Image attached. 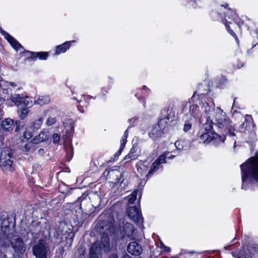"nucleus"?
I'll return each instance as SVG.
<instances>
[{"label": "nucleus", "mask_w": 258, "mask_h": 258, "mask_svg": "<svg viewBox=\"0 0 258 258\" xmlns=\"http://www.w3.org/2000/svg\"><path fill=\"white\" fill-rule=\"evenodd\" d=\"M1 32L7 39V40L11 44L12 47L17 51L20 50V49L22 48L21 44L6 32L2 30H1Z\"/></svg>", "instance_id": "nucleus-16"}, {"label": "nucleus", "mask_w": 258, "mask_h": 258, "mask_svg": "<svg viewBox=\"0 0 258 258\" xmlns=\"http://www.w3.org/2000/svg\"><path fill=\"white\" fill-rule=\"evenodd\" d=\"M109 258H117V255L116 254H113L110 255Z\"/></svg>", "instance_id": "nucleus-41"}, {"label": "nucleus", "mask_w": 258, "mask_h": 258, "mask_svg": "<svg viewBox=\"0 0 258 258\" xmlns=\"http://www.w3.org/2000/svg\"><path fill=\"white\" fill-rule=\"evenodd\" d=\"M85 249L84 247H81L80 249L79 250L78 252L79 253L80 256H81L85 253Z\"/></svg>", "instance_id": "nucleus-40"}, {"label": "nucleus", "mask_w": 258, "mask_h": 258, "mask_svg": "<svg viewBox=\"0 0 258 258\" xmlns=\"http://www.w3.org/2000/svg\"><path fill=\"white\" fill-rule=\"evenodd\" d=\"M169 152H168L160 155L159 158H158L152 164L151 169L149 170V172L148 174H146V176L147 177L150 176L154 172L157 171L160 168L161 164L165 162L166 158L171 159L174 157L173 155L169 156Z\"/></svg>", "instance_id": "nucleus-11"}, {"label": "nucleus", "mask_w": 258, "mask_h": 258, "mask_svg": "<svg viewBox=\"0 0 258 258\" xmlns=\"http://www.w3.org/2000/svg\"><path fill=\"white\" fill-rule=\"evenodd\" d=\"M3 116V113L2 112L0 111V120L2 118V116Z\"/></svg>", "instance_id": "nucleus-43"}, {"label": "nucleus", "mask_w": 258, "mask_h": 258, "mask_svg": "<svg viewBox=\"0 0 258 258\" xmlns=\"http://www.w3.org/2000/svg\"><path fill=\"white\" fill-rule=\"evenodd\" d=\"M50 101V99L48 96L44 95L39 96L37 100L34 101L35 104H38L40 105H43L48 103Z\"/></svg>", "instance_id": "nucleus-25"}, {"label": "nucleus", "mask_w": 258, "mask_h": 258, "mask_svg": "<svg viewBox=\"0 0 258 258\" xmlns=\"http://www.w3.org/2000/svg\"><path fill=\"white\" fill-rule=\"evenodd\" d=\"M128 217L140 228L144 227L143 220L140 211L136 207H130L127 210Z\"/></svg>", "instance_id": "nucleus-8"}, {"label": "nucleus", "mask_w": 258, "mask_h": 258, "mask_svg": "<svg viewBox=\"0 0 258 258\" xmlns=\"http://www.w3.org/2000/svg\"><path fill=\"white\" fill-rule=\"evenodd\" d=\"M43 151V150L42 149H39V153L42 152V151Z\"/></svg>", "instance_id": "nucleus-44"}, {"label": "nucleus", "mask_w": 258, "mask_h": 258, "mask_svg": "<svg viewBox=\"0 0 258 258\" xmlns=\"http://www.w3.org/2000/svg\"><path fill=\"white\" fill-rule=\"evenodd\" d=\"M135 231L134 226L130 223H123L118 229H115L112 224L102 226L100 230V242H109L110 240H128L132 239Z\"/></svg>", "instance_id": "nucleus-1"}, {"label": "nucleus", "mask_w": 258, "mask_h": 258, "mask_svg": "<svg viewBox=\"0 0 258 258\" xmlns=\"http://www.w3.org/2000/svg\"><path fill=\"white\" fill-rule=\"evenodd\" d=\"M206 122L203 125L201 131L204 132H214L213 131V124H215V119H212L211 115L207 116Z\"/></svg>", "instance_id": "nucleus-19"}, {"label": "nucleus", "mask_w": 258, "mask_h": 258, "mask_svg": "<svg viewBox=\"0 0 258 258\" xmlns=\"http://www.w3.org/2000/svg\"><path fill=\"white\" fill-rule=\"evenodd\" d=\"M28 109L27 108H24L21 110V113L20 114V117L22 119H25L26 116H27V114L28 113Z\"/></svg>", "instance_id": "nucleus-34"}, {"label": "nucleus", "mask_w": 258, "mask_h": 258, "mask_svg": "<svg viewBox=\"0 0 258 258\" xmlns=\"http://www.w3.org/2000/svg\"><path fill=\"white\" fill-rule=\"evenodd\" d=\"M75 41H67L61 45L56 46L55 49V55H58L61 53H64L66 50L69 49L70 47V44L73 42H75Z\"/></svg>", "instance_id": "nucleus-20"}, {"label": "nucleus", "mask_w": 258, "mask_h": 258, "mask_svg": "<svg viewBox=\"0 0 258 258\" xmlns=\"http://www.w3.org/2000/svg\"><path fill=\"white\" fill-rule=\"evenodd\" d=\"M35 131L30 125L27 126L23 134V137L26 139H30L33 136Z\"/></svg>", "instance_id": "nucleus-24"}, {"label": "nucleus", "mask_w": 258, "mask_h": 258, "mask_svg": "<svg viewBox=\"0 0 258 258\" xmlns=\"http://www.w3.org/2000/svg\"><path fill=\"white\" fill-rule=\"evenodd\" d=\"M136 152L135 149L134 148H133L131 149L130 153L125 157L124 159H135L136 158L135 155H134L135 153Z\"/></svg>", "instance_id": "nucleus-33"}, {"label": "nucleus", "mask_w": 258, "mask_h": 258, "mask_svg": "<svg viewBox=\"0 0 258 258\" xmlns=\"http://www.w3.org/2000/svg\"><path fill=\"white\" fill-rule=\"evenodd\" d=\"M195 252L194 251H187L182 250L179 254L176 255L173 258H194V255Z\"/></svg>", "instance_id": "nucleus-22"}, {"label": "nucleus", "mask_w": 258, "mask_h": 258, "mask_svg": "<svg viewBox=\"0 0 258 258\" xmlns=\"http://www.w3.org/2000/svg\"><path fill=\"white\" fill-rule=\"evenodd\" d=\"M223 133L222 135L217 134L215 132H204L202 131V134L200 137V140L201 142L204 143H209L213 141L216 143L220 144L224 143L227 133L229 134L228 130L226 131L224 130H221Z\"/></svg>", "instance_id": "nucleus-6"}, {"label": "nucleus", "mask_w": 258, "mask_h": 258, "mask_svg": "<svg viewBox=\"0 0 258 258\" xmlns=\"http://www.w3.org/2000/svg\"><path fill=\"white\" fill-rule=\"evenodd\" d=\"M186 115L189 118L190 120L192 119H196L199 118L201 114L199 112V107L196 105H192L189 108L185 110Z\"/></svg>", "instance_id": "nucleus-14"}, {"label": "nucleus", "mask_w": 258, "mask_h": 258, "mask_svg": "<svg viewBox=\"0 0 258 258\" xmlns=\"http://www.w3.org/2000/svg\"><path fill=\"white\" fill-rule=\"evenodd\" d=\"M163 132V129L161 126V123L155 124L153 126L151 132L149 134V137L153 140L159 137Z\"/></svg>", "instance_id": "nucleus-18"}, {"label": "nucleus", "mask_w": 258, "mask_h": 258, "mask_svg": "<svg viewBox=\"0 0 258 258\" xmlns=\"http://www.w3.org/2000/svg\"><path fill=\"white\" fill-rule=\"evenodd\" d=\"M33 140L26 143L24 148V151L25 152H32L35 150V145Z\"/></svg>", "instance_id": "nucleus-27"}, {"label": "nucleus", "mask_w": 258, "mask_h": 258, "mask_svg": "<svg viewBox=\"0 0 258 258\" xmlns=\"http://www.w3.org/2000/svg\"><path fill=\"white\" fill-rule=\"evenodd\" d=\"M128 252L134 255H139L143 251V248L139 243H129Z\"/></svg>", "instance_id": "nucleus-15"}, {"label": "nucleus", "mask_w": 258, "mask_h": 258, "mask_svg": "<svg viewBox=\"0 0 258 258\" xmlns=\"http://www.w3.org/2000/svg\"><path fill=\"white\" fill-rule=\"evenodd\" d=\"M109 243H93L90 251V258H101L102 246L104 251L108 250Z\"/></svg>", "instance_id": "nucleus-9"}, {"label": "nucleus", "mask_w": 258, "mask_h": 258, "mask_svg": "<svg viewBox=\"0 0 258 258\" xmlns=\"http://www.w3.org/2000/svg\"><path fill=\"white\" fill-rule=\"evenodd\" d=\"M0 86H3L4 87H7V89H6L7 92H8V90H15V88L17 87V85L16 83L14 82H5L2 81L1 82Z\"/></svg>", "instance_id": "nucleus-26"}, {"label": "nucleus", "mask_w": 258, "mask_h": 258, "mask_svg": "<svg viewBox=\"0 0 258 258\" xmlns=\"http://www.w3.org/2000/svg\"><path fill=\"white\" fill-rule=\"evenodd\" d=\"M225 13V19L223 21V23L225 24V25L227 28V30L228 31L229 33L236 37V39H237L236 36L234 32L232 30H230V28L228 25V23H231V21H235L237 16L235 11L231 9H227L226 10V12Z\"/></svg>", "instance_id": "nucleus-12"}, {"label": "nucleus", "mask_w": 258, "mask_h": 258, "mask_svg": "<svg viewBox=\"0 0 258 258\" xmlns=\"http://www.w3.org/2000/svg\"><path fill=\"white\" fill-rule=\"evenodd\" d=\"M184 141L179 140L175 142L174 143L175 146L179 150L185 149L183 145Z\"/></svg>", "instance_id": "nucleus-35"}, {"label": "nucleus", "mask_w": 258, "mask_h": 258, "mask_svg": "<svg viewBox=\"0 0 258 258\" xmlns=\"http://www.w3.org/2000/svg\"><path fill=\"white\" fill-rule=\"evenodd\" d=\"M67 225L64 222H59L58 225V229L60 232H63L64 231Z\"/></svg>", "instance_id": "nucleus-36"}, {"label": "nucleus", "mask_w": 258, "mask_h": 258, "mask_svg": "<svg viewBox=\"0 0 258 258\" xmlns=\"http://www.w3.org/2000/svg\"><path fill=\"white\" fill-rule=\"evenodd\" d=\"M191 127V124L190 123H185L183 126V131L185 132L188 131Z\"/></svg>", "instance_id": "nucleus-39"}, {"label": "nucleus", "mask_w": 258, "mask_h": 258, "mask_svg": "<svg viewBox=\"0 0 258 258\" xmlns=\"http://www.w3.org/2000/svg\"><path fill=\"white\" fill-rule=\"evenodd\" d=\"M139 191L135 190L133 193L127 197V200L130 204H133L136 201L138 193Z\"/></svg>", "instance_id": "nucleus-30"}, {"label": "nucleus", "mask_w": 258, "mask_h": 258, "mask_svg": "<svg viewBox=\"0 0 258 258\" xmlns=\"http://www.w3.org/2000/svg\"><path fill=\"white\" fill-rule=\"evenodd\" d=\"M34 57H38L40 59L45 60L47 58L48 53L46 52H40L33 53Z\"/></svg>", "instance_id": "nucleus-31"}, {"label": "nucleus", "mask_w": 258, "mask_h": 258, "mask_svg": "<svg viewBox=\"0 0 258 258\" xmlns=\"http://www.w3.org/2000/svg\"><path fill=\"white\" fill-rule=\"evenodd\" d=\"M201 108L206 114V117L211 115L212 119H215V125L219 129L224 130L225 131L228 130L229 135H235L234 129L231 121L221 109L219 108L213 109L206 102H203Z\"/></svg>", "instance_id": "nucleus-3"}, {"label": "nucleus", "mask_w": 258, "mask_h": 258, "mask_svg": "<svg viewBox=\"0 0 258 258\" xmlns=\"http://www.w3.org/2000/svg\"><path fill=\"white\" fill-rule=\"evenodd\" d=\"M57 121V119L55 117L49 116L46 121V125L52 126L54 125Z\"/></svg>", "instance_id": "nucleus-32"}, {"label": "nucleus", "mask_w": 258, "mask_h": 258, "mask_svg": "<svg viewBox=\"0 0 258 258\" xmlns=\"http://www.w3.org/2000/svg\"><path fill=\"white\" fill-rule=\"evenodd\" d=\"M4 99L8 101L11 100L16 105L19 106L24 105L27 107H30L33 105V101L28 96L22 97L19 94H15L14 95H7L4 97Z\"/></svg>", "instance_id": "nucleus-7"}, {"label": "nucleus", "mask_w": 258, "mask_h": 258, "mask_svg": "<svg viewBox=\"0 0 258 258\" xmlns=\"http://www.w3.org/2000/svg\"><path fill=\"white\" fill-rule=\"evenodd\" d=\"M49 137V132L46 129H43L40 132L39 135L33 138V140L34 143L37 144L41 142L46 141Z\"/></svg>", "instance_id": "nucleus-17"}, {"label": "nucleus", "mask_w": 258, "mask_h": 258, "mask_svg": "<svg viewBox=\"0 0 258 258\" xmlns=\"http://www.w3.org/2000/svg\"><path fill=\"white\" fill-rule=\"evenodd\" d=\"M13 120L9 118L5 119L2 121L1 123V129L0 131V140L2 141L5 136H7L9 133L12 132L13 129Z\"/></svg>", "instance_id": "nucleus-13"}, {"label": "nucleus", "mask_w": 258, "mask_h": 258, "mask_svg": "<svg viewBox=\"0 0 258 258\" xmlns=\"http://www.w3.org/2000/svg\"><path fill=\"white\" fill-rule=\"evenodd\" d=\"M32 251L36 258H46L49 247L46 243H38L33 247Z\"/></svg>", "instance_id": "nucleus-10"}, {"label": "nucleus", "mask_w": 258, "mask_h": 258, "mask_svg": "<svg viewBox=\"0 0 258 258\" xmlns=\"http://www.w3.org/2000/svg\"><path fill=\"white\" fill-rule=\"evenodd\" d=\"M160 248L162 251L167 252L170 251V248L165 245L163 243H160Z\"/></svg>", "instance_id": "nucleus-38"}, {"label": "nucleus", "mask_w": 258, "mask_h": 258, "mask_svg": "<svg viewBox=\"0 0 258 258\" xmlns=\"http://www.w3.org/2000/svg\"><path fill=\"white\" fill-rule=\"evenodd\" d=\"M122 258H132L130 255L128 254H125Z\"/></svg>", "instance_id": "nucleus-42"}, {"label": "nucleus", "mask_w": 258, "mask_h": 258, "mask_svg": "<svg viewBox=\"0 0 258 258\" xmlns=\"http://www.w3.org/2000/svg\"><path fill=\"white\" fill-rule=\"evenodd\" d=\"M241 125L242 126V127H244V122H243V123H242V124H241Z\"/></svg>", "instance_id": "nucleus-46"}, {"label": "nucleus", "mask_w": 258, "mask_h": 258, "mask_svg": "<svg viewBox=\"0 0 258 258\" xmlns=\"http://www.w3.org/2000/svg\"><path fill=\"white\" fill-rule=\"evenodd\" d=\"M43 122V118L40 117L38 119H35L32 123L30 125L32 128L36 131L39 129Z\"/></svg>", "instance_id": "nucleus-28"}, {"label": "nucleus", "mask_w": 258, "mask_h": 258, "mask_svg": "<svg viewBox=\"0 0 258 258\" xmlns=\"http://www.w3.org/2000/svg\"><path fill=\"white\" fill-rule=\"evenodd\" d=\"M256 245H257L256 244H254V249H255V248H256V247H255ZM255 251H258V250L255 249Z\"/></svg>", "instance_id": "nucleus-45"}, {"label": "nucleus", "mask_w": 258, "mask_h": 258, "mask_svg": "<svg viewBox=\"0 0 258 258\" xmlns=\"http://www.w3.org/2000/svg\"><path fill=\"white\" fill-rule=\"evenodd\" d=\"M33 233L28 230L21 229L19 232L15 230V221L12 217L4 218L1 222L0 228V240H12L16 242H24L31 240Z\"/></svg>", "instance_id": "nucleus-2"}, {"label": "nucleus", "mask_w": 258, "mask_h": 258, "mask_svg": "<svg viewBox=\"0 0 258 258\" xmlns=\"http://www.w3.org/2000/svg\"><path fill=\"white\" fill-rule=\"evenodd\" d=\"M53 143H57L60 140V136L57 133L53 134L52 136Z\"/></svg>", "instance_id": "nucleus-37"}, {"label": "nucleus", "mask_w": 258, "mask_h": 258, "mask_svg": "<svg viewBox=\"0 0 258 258\" xmlns=\"http://www.w3.org/2000/svg\"><path fill=\"white\" fill-rule=\"evenodd\" d=\"M14 158L12 151L8 148H4L0 155V167L5 172H12L14 170L13 165Z\"/></svg>", "instance_id": "nucleus-5"}, {"label": "nucleus", "mask_w": 258, "mask_h": 258, "mask_svg": "<svg viewBox=\"0 0 258 258\" xmlns=\"http://www.w3.org/2000/svg\"><path fill=\"white\" fill-rule=\"evenodd\" d=\"M242 185L244 188V183L248 180H255L258 182V151L255 156L249 158L240 166Z\"/></svg>", "instance_id": "nucleus-4"}, {"label": "nucleus", "mask_w": 258, "mask_h": 258, "mask_svg": "<svg viewBox=\"0 0 258 258\" xmlns=\"http://www.w3.org/2000/svg\"><path fill=\"white\" fill-rule=\"evenodd\" d=\"M128 137V131L127 130H126L124 133V135L121 140V145H120V149H119V153H121V152L122 151V149H123L126 143V139Z\"/></svg>", "instance_id": "nucleus-29"}, {"label": "nucleus", "mask_w": 258, "mask_h": 258, "mask_svg": "<svg viewBox=\"0 0 258 258\" xmlns=\"http://www.w3.org/2000/svg\"><path fill=\"white\" fill-rule=\"evenodd\" d=\"M15 251L18 253H23L26 250L24 243H12Z\"/></svg>", "instance_id": "nucleus-23"}, {"label": "nucleus", "mask_w": 258, "mask_h": 258, "mask_svg": "<svg viewBox=\"0 0 258 258\" xmlns=\"http://www.w3.org/2000/svg\"><path fill=\"white\" fill-rule=\"evenodd\" d=\"M149 165L150 164L149 163H143L142 161H140L137 165L138 172L140 173L142 176L145 175L148 171Z\"/></svg>", "instance_id": "nucleus-21"}]
</instances>
